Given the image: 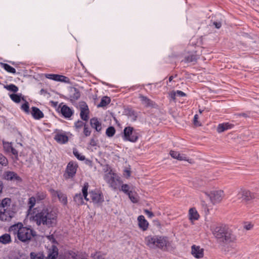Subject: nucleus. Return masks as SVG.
Returning a JSON list of instances; mask_svg holds the SVG:
<instances>
[{"label":"nucleus","mask_w":259,"mask_h":259,"mask_svg":"<svg viewBox=\"0 0 259 259\" xmlns=\"http://www.w3.org/2000/svg\"><path fill=\"white\" fill-rule=\"evenodd\" d=\"M57 214L51 207H44L37 211L33 216V220L37 226L51 227L56 225Z\"/></svg>","instance_id":"1"},{"label":"nucleus","mask_w":259,"mask_h":259,"mask_svg":"<svg viewBox=\"0 0 259 259\" xmlns=\"http://www.w3.org/2000/svg\"><path fill=\"white\" fill-rule=\"evenodd\" d=\"M9 231L14 235H17L18 239L24 243L28 242L36 235L34 230L24 227L20 222L11 226L9 228Z\"/></svg>","instance_id":"2"},{"label":"nucleus","mask_w":259,"mask_h":259,"mask_svg":"<svg viewBox=\"0 0 259 259\" xmlns=\"http://www.w3.org/2000/svg\"><path fill=\"white\" fill-rule=\"evenodd\" d=\"M212 233L218 241L227 244L236 240V236L232 233V231L225 225L216 226Z\"/></svg>","instance_id":"3"},{"label":"nucleus","mask_w":259,"mask_h":259,"mask_svg":"<svg viewBox=\"0 0 259 259\" xmlns=\"http://www.w3.org/2000/svg\"><path fill=\"white\" fill-rule=\"evenodd\" d=\"M145 242L151 249L165 250L169 244L168 238L160 235H149L145 237Z\"/></svg>","instance_id":"4"},{"label":"nucleus","mask_w":259,"mask_h":259,"mask_svg":"<svg viewBox=\"0 0 259 259\" xmlns=\"http://www.w3.org/2000/svg\"><path fill=\"white\" fill-rule=\"evenodd\" d=\"M141 135L140 130L135 129L131 126H126L124 127L122 137L124 141H129L132 143L137 142Z\"/></svg>","instance_id":"5"},{"label":"nucleus","mask_w":259,"mask_h":259,"mask_svg":"<svg viewBox=\"0 0 259 259\" xmlns=\"http://www.w3.org/2000/svg\"><path fill=\"white\" fill-rule=\"evenodd\" d=\"M89 187V183L86 182L84 183L83 186L82 187L81 191L82 195L80 193H76L73 197V201L78 206L82 205L84 204L83 199L86 201H89V198L88 197V188Z\"/></svg>","instance_id":"6"},{"label":"nucleus","mask_w":259,"mask_h":259,"mask_svg":"<svg viewBox=\"0 0 259 259\" xmlns=\"http://www.w3.org/2000/svg\"><path fill=\"white\" fill-rule=\"evenodd\" d=\"M119 179V177L113 172H109L105 174L104 176L105 181L114 190L117 188Z\"/></svg>","instance_id":"7"},{"label":"nucleus","mask_w":259,"mask_h":259,"mask_svg":"<svg viewBox=\"0 0 259 259\" xmlns=\"http://www.w3.org/2000/svg\"><path fill=\"white\" fill-rule=\"evenodd\" d=\"M77 168L78 165L76 162L72 161H70L67 164L65 172L63 174V177L65 179L67 180L74 178Z\"/></svg>","instance_id":"8"},{"label":"nucleus","mask_w":259,"mask_h":259,"mask_svg":"<svg viewBox=\"0 0 259 259\" xmlns=\"http://www.w3.org/2000/svg\"><path fill=\"white\" fill-rule=\"evenodd\" d=\"M89 200L95 204H100L104 201V196L102 193L98 190L95 189L89 192Z\"/></svg>","instance_id":"9"},{"label":"nucleus","mask_w":259,"mask_h":259,"mask_svg":"<svg viewBox=\"0 0 259 259\" xmlns=\"http://www.w3.org/2000/svg\"><path fill=\"white\" fill-rule=\"evenodd\" d=\"M256 197V196L254 193L246 190H241L237 195L238 200H241V201L246 202L250 201Z\"/></svg>","instance_id":"10"},{"label":"nucleus","mask_w":259,"mask_h":259,"mask_svg":"<svg viewBox=\"0 0 259 259\" xmlns=\"http://www.w3.org/2000/svg\"><path fill=\"white\" fill-rule=\"evenodd\" d=\"M4 179L9 181L16 182V183L22 182V179L13 171H6L3 174Z\"/></svg>","instance_id":"11"},{"label":"nucleus","mask_w":259,"mask_h":259,"mask_svg":"<svg viewBox=\"0 0 259 259\" xmlns=\"http://www.w3.org/2000/svg\"><path fill=\"white\" fill-rule=\"evenodd\" d=\"M16 212L15 209H0V220L8 222L14 217Z\"/></svg>","instance_id":"12"},{"label":"nucleus","mask_w":259,"mask_h":259,"mask_svg":"<svg viewBox=\"0 0 259 259\" xmlns=\"http://www.w3.org/2000/svg\"><path fill=\"white\" fill-rule=\"evenodd\" d=\"M80 117L81 119L85 121H87L89 119L90 111L87 104L82 102L80 105Z\"/></svg>","instance_id":"13"},{"label":"nucleus","mask_w":259,"mask_h":259,"mask_svg":"<svg viewBox=\"0 0 259 259\" xmlns=\"http://www.w3.org/2000/svg\"><path fill=\"white\" fill-rule=\"evenodd\" d=\"M139 98L142 105L146 107L156 108L157 107V105L154 101L151 100L146 96L140 94L139 95Z\"/></svg>","instance_id":"14"},{"label":"nucleus","mask_w":259,"mask_h":259,"mask_svg":"<svg viewBox=\"0 0 259 259\" xmlns=\"http://www.w3.org/2000/svg\"><path fill=\"white\" fill-rule=\"evenodd\" d=\"M59 107L61 108L60 112L65 118H70L74 114V110L66 105L61 106L60 104Z\"/></svg>","instance_id":"15"},{"label":"nucleus","mask_w":259,"mask_h":259,"mask_svg":"<svg viewBox=\"0 0 259 259\" xmlns=\"http://www.w3.org/2000/svg\"><path fill=\"white\" fill-rule=\"evenodd\" d=\"M3 143L5 152L7 153H12L17 158L18 156V151L12 146V143L3 141Z\"/></svg>","instance_id":"16"},{"label":"nucleus","mask_w":259,"mask_h":259,"mask_svg":"<svg viewBox=\"0 0 259 259\" xmlns=\"http://www.w3.org/2000/svg\"><path fill=\"white\" fill-rule=\"evenodd\" d=\"M224 196V192L222 190L214 191L211 193L210 199L213 203L220 202Z\"/></svg>","instance_id":"17"},{"label":"nucleus","mask_w":259,"mask_h":259,"mask_svg":"<svg viewBox=\"0 0 259 259\" xmlns=\"http://www.w3.org/2000/svg\"><path fill=\"white\" fill-rule=\"evenodd\" d=\"M12 200L10 198H5L0 200V209H15L14 205H12Z\"/></svg>","instance_id":"18"},{"label":"nucleus","mask_w":259,"mask_h":259,"mask_svg":"<svg viewBox=\"0 0 259 259\" xmlns=\"http://www.w3.org/2000/svg\"><path fill=\"white\" fill-rule=\"evenodd\" d=\"M54 139L58 143L60 144H65L68 141V136L63 132H59L56 134Z\"/></svg>","instance_id":"19"},{"label":"nucleus","mask_w":259,"mask_h":259,"mask_svg":"<svg viewBox=\"0 0 259 259\" xmlns=\"http://www.w3.org/2000/svg\"><path fill=\"white\" fill-rule=\"evenodd\" d=\"M58 255V249L57 247L53 245L48 250L47 256L46 259H56Z\"/></svg>","instance_id":"20"},{"label":"nucleus","mask_w":259,"mask_h":259,"mask_svg":"<svg viewBox=\"0 0 259 259\" xmlns=\"http://www.w3.org/2000/svg\"><path fill=\"white\" fill-rule=\"evenodd\" d=\"M191 253L196 258H201L203 256V249L199 246L193 245L191 247Z\"/></svg>","instance_id":"21"},{"label":"nucleus","mask_w":259,"mask_h":259,"mask_svg":"<svg viewBox=\"0 0 259 259\" xmlns=\"http://www.w3.org/2000/svg\"><path fill=\"white\" fill-rule=\"evenodd\" d=\"M80 96V93L79 90L76 88H71L69 90V97L70 100L76 101L77 100Z\"/></svg>","instance_id":"22"},{"label":"nucleus","mask_w":259,"mask_h":259,"mask_svg":"<svg viewBox=\"0 0 259 259\" xmlns=\"http://www.w3.org/2000/svg\"><path fill=\"white\" fill-rule=\"evenodd\" d=\"M234 126V125L233 124L229 122H224L219 124L217 127V130L219 133H221L228 130L232 128Z\"/></svg>","instance_id":"23"},{"label":"nucleus","mask_w":259,"mask_h":259,"mask_svg":"<svg viewBox=\"0 0 259 259\" xmlns=\"http://www.w3.org/2000/svg\"><path fill=\"white\" fill-rule=\"evenodd\" d=\"M138 221L140 228L143 231H146L148 228L149 223L145 220L144 216L139 215L138 218Z\"/></svg>","instance_id":"24"},{"label":"nucleus","mask_w":259,"mask_h":259,"mask_svg":"<svg viewBox=\"0 0 259 259\" xmlns=\"http://www.w3.org/2000/svg\"><path fill=\"white\" fill-rule=\"evenodd\" d=\"M31 114L35 119H40L44 116L42 112L36 107H32L31 108Z\"/></svg>","instance_id":"25"},{"label":"nucleus","mask_w":259,"mask_h":259,"mask_svg":"<svg viewBox=\"0 0 259 259\" xmlns=\"http://www.w3.org/2000/svg\"><path fill=\"white\" fill-rule=\"evenodd\" d=\"M90 124L92 128H95L97 132H100L102 130L101 123L98 118H92L90 119Z\"/></svg>","instance_id":"26"},{"label":"nucleus","mask_w":259,"mask_h":259,"mask_svg":"<svg viewBox=\"0 0 259 259\" xmlns=\"http://www.w3.org/2000/svg\"><path fill=\"white\" fill-rule=\"evenodd\" d=\"M189 219L192 222L198 220L199 215L195 208H191L189 210Z\"/></svg>","instance_id":"27"},{"label":"nucleus","mask_w":259,"mask_h":259,"mask_svg":"<svg viewBox=\"0 0 259 259\" xmlns=\"http://www.w3.org/2000/svg\"><path fill=\"white\" fill-rule=\"evenodd\" d=\"M55 194H57L59 201L64 205L67 204V197L66 195L61 191H56Z\"/></svg>","instance_id":"28"},{"label":"nucleus","mask_w":259,"mask_h":259,"mask_svg":"<svg viewBox=\"0 0 259 259\" xmlns=\"http://www.w3.org/2000/svg\"><path fill=\"white\" fill-rule=\"evenodd\" d=\"M12 242L11 236L9 234L5 233L0 236V243L3 244H9Z\"/></svg>","instance_id":"29"},{"label":"nucleus","mask_w":259,"mask_h":259,"mask_svg":"<svg viewBox=\"0 0 259 259\" xmlns=\"http://www.w3.org/2000/svg\"><path fill=\"white\" fill-rule=\"evenodd\" d=\"M198 58L197 55L194 54H192L186 56L184 60L182 62L184 61L185 63H192L196 62Z\"/></svg>","instance_id":"30"},{"label":"nucleus","mask_w":259,"mask_h":259,"mask_svg":"<svg viewBox=\"0 0 259 259\" xmlns=\"http://www.w3.org/2000/svg\"><path fill=\"white\" fill-rule=\"evenodd\" d=\"M45 256L41 252H31L30 253V259H45Z\"/></svg>","instance_id":"31"},{"label":"nucleus","mask_w":259,"mask_h":259,"mask_svg":"<svg viewBox=\"0 0 259 259\" xmlns=\"http://www.w3.org/2000/svg\"><path fill=\"white\" fill-rule=\"evenodd\" d=\"M47 197V193L45 191H38L37 192L34 196L36 198L37 202L46 199Z\"/></svg>","instance_id":"32"},{"label":"nucleus","mask_w":259,"mask_h":259,"mask_svg":"<svg viewBox=\"0 0 259 259\" xmlns=\"http://www.w3.org/2000/svg\"><path fill=\"white\" fill-rule=\"evenodd\" d=\"M111 102V99L109 97L107 96H104L100 103V104L98 105V107H103L107 106Z\"/></svg>","instance_id":"33"},{"label":"nucleus","mask_w":259,"mask_h":259,"mask_svg":"<svg viewBox=\"0 0 259 259\" xmlns=\"http://www.w3.org/2000/svg\"><path fill=\"white\" fill-rule=\"evenodd\" d=\"M1 66L3 68H4L7 72L15 74L16 72V69L10 66V65L6 63H1Z\"/></svg>","instance_id":"34"},{"label":"nucleus","mask_w":259,"mask_h":259,"mask_svg":"<svg viewBox=\"0 0 259 259\" xmlns=\"http://www.w3.org/2000/svg\"><path fill=\"white\" fill-rule=\"evenodd\" d=\"M127 195L132 202L136 203L139 201V197L136 193L131 191Z\"/></svg>","instance_id":"35"},{"label":"nucleus","mask_w":259,"mask_h":259,"mask_svg":"<svg viewBox=\"0 0 259 259\" xmlns=\"http://www.w3.org/2000/svg\"><path fill=\"white\" fill-rule=\"evenodd\" d=\"M4 88L8 91L12 92L13 93H16L18 91V88L14 84H10L4 85Z\"/></svg>","instance_id":"36"},{"label":"nucleus","mask_w":259,"mask_h":259,"mask_svg":"<svg viewBox=\"0 0 259 259\" xmlns=\"http://www.w3.org/2000/svg\"><path fill=\"white\" fill-rule=\"evenodd\" d=\"M8 164L7 158L2 153H0V167L7 166Z\"/></svg>","instance_id":"37"},{"label":"nucleus","mask_w":259,"mask_h":259,"mask_svg":"<svg viewBox=\"0 0 259 259\" xmlns=\"http://www.w3.org/2000/svg\"><path fill=\"white\" fill-rule=\"evenodd\" d=\"M11 99L16 103L20 102L21 100V95L12 94L10 95Z\"/></svg>","instance_id":"38"},{"label":"nucleus","mask_w":259,"mask_h":259,"mask_svg":"<svg viewBox=\"0 0 259 259\" xmlns=\"http://www.w3.org/2000/svg\"><path fill=\"white\" fill-rule=\"evenodd\" d=\"M37 200L34 196H32L28 199V205L29 209L31 210L35 205Z\"/></svg>","instance_id":"39"},{"label":"nucleus","mask_w":259,"mask_h":259,"mask_svg":"<svg viewBox=\"0 0 259 259\" xmlns=\"http://www.w3.org/2000/svg\"><path fill=\"white\" fill-rule=\"evenodd\" d=\"M115 133V130L113 126L108 127L106 131V134L109 137H113Z\"/></svg>","instance_id":"40"},{"label":"nucleus","mask_w":259,"mask_h":259,"mask_svg":"<svg viewBox=\"0 0 259 259\" xmlns=\"http://www.w3.org/2000/svg\"><path fill=\"white\" fill-rule=\"evenodd\" d=\"M73 154L79 160L83 161L85 159V156L81 155L76 148L73 149Z\"/></svg>","instance_id":"41"},{"label":"nucleus","mask_w":259,"mask_h":259,"mask_svg":"<svg viewBox=\"0 0 259 259\" xmlns=\"http://www.w3.org/2000/svg\"><path fill=\"white\" fill-rule=\"evenodd\" d=\"M46 77L48 79H50L55 81H58L59 80H60L59 79V75L58 74H48L46 75Z\"/></svg>","instance_id":"42"},{"label":"nucleus","mask_w":259,"mask_h":259,"mask_svg":"<svg viewBox=\"0 0 259 259\" xmlns=\"http://www.w3.org/2000/svg\"><path fill=\"white\" fill-rule=\"evenodd\" d=\"M84 125H86L84 122L81 120H78L77 121L74 122V126L76 130H78L83 126L84 127Z\"/></svg>","instance_id":"43"},{"label":"nucleus","mask_w":259,"mask_h":259,"mask_svg":"<svg viewBox=\"0 0 259 259\" xmlns=\"http://www.w3.org/2000/svg\"><path fill=\"white\" fill-rule=\"evenodd\" d=\"M120 190L127 195L132 191L130 190V186L127 184H123L121 187Z\"/></svg>","instance_id":"44"},{"label":"nucleus","mask_w":259,"mask_h":259,"mask_svg":"<svg viewBox=\"0 0 259 259\" xmlns=\"http://www.w3.org/2000/svg\"><path fill=\"white\" fill-rule=\"evenodd\" d=\"M237 117H243L244 118L249 117L250 116V112L244 113H237L235 115Z\"/></svg>","instance_id":"45"},{"label":"nucleus","mask_w":259,"mask_h":259,"mask_svg":"<svg viewBox=\"0 0 259 259\" xmlns=\"http://www.w3.org/2000/svg\"><path fill=\"white\" fill-rule=\"evenodd\" d=\"M21 108L26 113H29V104L27 102L25 101V103L21 105Z\"/></svg>","instance_id":"46"},{"label":"nucleus","mask_w":259,"mask_h":259,"mask_svg":"<svg viewBox=\"0 0 259 259\" xmlns=\"http://www.w3.org/2000/svg\"><path fill=\"white\" fill-rule=\"evenodd\" d=\"M128 115L130 116H131L132 117V119L134 121H135L137 120V114L136 112L133 110H130L128 111Z\"/></svg>","instance_id":"47"},{"label":"nucleus","mask_w":259,"mask_h":259,"mask_svg":"<svg viewBox=\"0 0 259 259\" xmlns=\"http://www.w3.org/2000/svg\"><path fill=\"white\" fill-rule=\"evenodd\" d=\"M83 132L85 137H88L91 135V131L90 130L87 124L84 125Z\"/></svg>","instance_id":"48"},{"label":"nucleus","mask_w":259,"mask_h":259,"mask_svg":"<svg viewBox=\"0 0 259 259\" xmlns=\"http://www.w3.org/2000/svg\"><path fill=\"white\" fill-rule=\"evenodd\" d=\"M59 79L60 80H59L58 81H61V82H69V78L66 76H63V75H59Z\"/></svg>","instance_id":"49"},{"label":"nucleus","mask_w":259,"mask_h":259,"mask_svg":"<svg viewBox=\"0 0 259 259\" xmlns=\"http://www.w3.org/2000/svg\"><path fill=\"white\" fill-rule=\"evenodd\" d=\"M177 159L179 160H184V161H188V159L186 155L183 154H180L179 153V156L177 158Z\"/></svg>","instance_id":"50"},{"label":"nucleus","mask_w":259,"mask_h":259,"mask_svg":"<svg viewBox=\"0 0 259 259\" xmlns=\"http://www.w3.org/2000/svg\"><path fill=\"white\" fill-rule=\"evenodd\" d=\"M144 213L150 219L152 218L154 216L153 213L152 211H151L148 209H144Z\"/></svg>","instance_id":"51"},{"label":"nucleus","mask_w":259,"mask_h":259,"mask_svg":"<svg viewBox=\"0 0 259 259\" xmlns=\"http://www.w3.org/2000/svg\"><path fill=\"white\" fill-rule=\"evenodd\" d=\"M169 154L170 156L175 159H177V158L179 156V152L171 150Z\"/></svg>","instance_id":"52"},{"label":"nucleus","mask_w":259,"mask_h":259,"mask_svg":"<svg viewBox=\"0 0 259 259\" xmlns=\"http://www.w3.org/2000/svg\"><path fill=\"white\" fill-rule=\"evenodd\" d=\"M198 116L197 114H195L194 117L193 122L195 125L200 126L201 124L198 121Z\"/></svg>","instance_id":"53"},{"label":"nucleus","mask_w":259,"mask_h":259,"mask_svg":"<svg viewBox=\"0 0 259 259\" xmlns=\"http://www.w3.org/2000/svg\"><path fill=\"white\" fill-rule=\"evenodd\" d=\"M169 96L170 98L174 100L176 99V97L177 95L176 91H172L169 94Z\"/></svg>","instance_id":"54"},{"label":"nucleus","mask_w":259,"mask_h":259,"mask_svg":"<svg viewBox=\"0 0 259 259\" xmlns=\"http://www.w3.org/2000/svg\"><path fill=\"white\" fill-rule=\"evenodd\" d=\"M213 25L215 26V27L217 29H219L222 26V23L221 22H216L214 21L213 22Z\"/></svg>","instance_id":"55"},{"label":"nucleus","mask_w":259,"mask_h":259,"mask_svg":"<svg viewBox=\"0 0 259 259\" xmlns=\"http://www.w3.org/2000/svg\"><path fill=\"white\" fill-rule=\"evenodd\" d=\"M177 96L179 97H185L186 94L181 91L178 90L176 91Z\"/></svg>","instance_id":"56"},{"label":"nucleus","mask_w":259,"mask_h":259,"mask_svg":"<svg viewBox=\"0 0 259 259\" xmlns=\"http://www.w3.org/2000/svg\"><path fill=\"white\" fill-rule=\"evenodd\" d=\"M252 225H251V224H248L245 225L244 227L246 230H249L252 228Z\"/></svg>","instance_id":"57"},{"label":"nucleus","mask_w":259,"mask_h":259,"mask_svg":"<svg viewBox=\"0 0 259 259\" xmlns=\"http://www.w3.org/2000/svg\"><path fill=\"white\" fill-rule=\"evenodd\" d=\"M90 145L92 146H95L97 145L96 142L94 139H92L90 140Z\"/></svg>","instance_id":"58"},{"label":"nucleus","mask_w":259,"mask_h":259,"mask_svg":"<svg viewBox=\"0 0 259 259\" xmlns=\"http://www.w3.org/2000/svg\"><path fill=\"white\" fill-rule=\"evenodd\" d=\"M93 257H94V259H104V258L101 255H94ZM81 259H88V258L82 257V258H81Z\"/></svg>","instance_id":"59"},{"label":"nucleus","mask_w":259,"mask_h":259,"mask_svg":"<svg viewBox=\"0 0 259 259\" xmlns=\"http://www.w3.org/2000/svg\"><path fill=\"white\" fill-rule=\"evenodd\" d=\"M46 93V91L44 90V89H41L40 91V94L41 95L43 94L44 93Z\"/></svg>","instance_id":"60"},{"label":"nucleus","mask_w":259,"mask_h":259,"mask_svg":"<svg viewBox=\"0 0 259 259\" xmlns=\"http://www.w3.org/2000/svg\"><path fill=\"white\" fill-rule=\"evenodd\" d=\"M174 78L173 76H170L169 77L168 80L169 82L171 81Z\"/></svg>","instance_id":"61"},{"label":"nucleus","mask_w":259,"mask_h":259,"mask_svg":"<svg viewBox=\"0 0 259 259\" xmlns=\"http://www.w3.org/2000/svg\"><path fill=\"white\" fill-rule=\"evenodd\" d=\"M126 173H127L128 176L130 175V170H126Z\"/></svg>","instance_id":"62"},{"label":"nucleus","mask_w":259,"mask_h":259,"mask_svg":"<svg viewBox=\"0 0 259 259\" xmlns=\"http://www.w3.org/2000/svg\"><path fill=\"white\" fill-rule=\"evenodd\" d=\"M199 113H202V111H202V110H200V109H199Z\"/></svg>","instance_id":"63"}]
</instances>
